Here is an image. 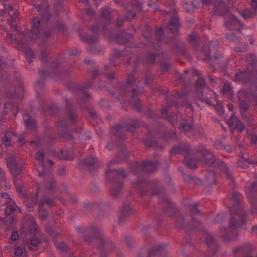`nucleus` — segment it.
I'll return each mask as SVG.
<instances>
[{"label":"nucleus","mask_w":257,"mask_h":257,"mask_svg":"<svg viewBox=\"0 0 257 257\" xmlns=\"http://www.w3.org/2000/svg\"><path fill=\"white\" fill-rule=\"evenodd\" d=\"M250 6L252 8L251 11H254L255 14H256V11L257 10V0H252L250 3Z\"/></svg>","instance_id":"nucleus-62"},{"label":"nucleus","mask_w":257,"mask_h":257,"mask_svg":"<svg viewBox=\"0 0 257 257\" xmlns=\"http://www.w3.org/2000/svg\"><path fill=\"white\" fill-rule=\"evenodd\" d=\"M14 254L17 257H27L25 254H24L23 248L19 246L15 247Z\"/></svg>","instance_id":"nucleus-49"},{"label":"nucleus","mask_w":257,"mask_h":257,"mask_svg":"<svg viewBox=\"0 0 257 257\" xmlns=\"http://www.w3.org/2000/svg\"><path fill=\"white\" fill-rule=\"evenodd\" d=\"M47 232L52 236L55 237L59 235V233L56 231L52 227H48L46 229Z\"/></svg>","instance_id":"nucleus-52"},{"label":"nucleus","mask_w":257,"mask_h":257,"mask_svg":"<svg viewBox=\"0 0 257 257\" xmlns=\"http://www.w3.org/2000/svg\"><path fill=\"white\" fill-rule=\"evenodd\" d=\"M226 39L229 41L237 42L239 41V37L236 33L230 32L226 35Z\"/></svg>","instance_id":"nucleus-48"},{"label":"nucleus","mask_w":257,"mask_h":257,"mask_svg":"<svg viewBox=\"0 0 257 257\" xmlns=\"http://www.w3.org/2000/svg\"><path fill=\"white\" fill-rule=\"evenodd\" d=\"M239 156L241 157L242 160H239L238 162V166L242 168H246L248 167V165H257V156L254 159H246L243 157V154L240 153Z\"/></svg>","instance_id":"nucleus-29"},{"label":"nucleus","mask_w":257,"mask_h":257,"mask_svg":"<svg viewBox=\"0 0 257 257\" xmlns=\"http://www.w3.org/2000/svg\"><path fill=\"white\" fill-rule=\"evenodd\" d=\"M60 136L62 138L67 140H71L73 139L72 134L67 131H65Z\"/></svg>","instance_id":"nucleus-53"},{"label":"nucleus","mask_w":257,"mask_h":257,"mask_svg":"<svg viewBox=\"0 0 257 257\" xmlns=\"http://www.w3.org/2000/svg\"><path fill=\"white\" fill-rule=\"evenodd\" d=\"M206 243L208 247L209 252H210L212 254H214L218 248V245L211 235L208 234L206 236Z\"/></svg>","instance_id":"nucleus-30"},{"label":"nucleus","mask_w":257,"mask_h":257,"mask_svg":"<svg viewBox=\"0 0 257 257\" xmlns=\"http://www.w3.org/2000/svg\"><path fill=\"white\" fill-rule=\"evenodd\" d=\"M140 125V121L137 118L130 120L128 123L124 124L119 123L115 125L111 130V134L118 140H123L124 138L123 131L124 128L131 132H134Z\"/></svg>","instance_id":"nucleus-16"},{"label":"nucleus","mask_w":257,"mask_h":257,"mask_svg":"<svg viewBox=\"0 0 257 257\" xmlns=\"http://www.w3.org/2000/svg\"><path fill=\"white\" fill-rule=\"evenodd\" d=\"M16 134L13 131H6L2 137L3 143L6 147L10 146L12 144V141L16 137Z\"/></svg>","instance_id":"nucleus-32"},{"label":"nucleus","mask_w":257,"mask_h":257,"mask_svg":"<svg viewBox=\"0 0 257 257\" xmlns=\"http://www.w3.org/2000/svg\"><path fill=\"white\" fill-rule=\"evenodd\" d=\"M154 135L155 134L151 131L149 130L148 136L144 140L145 145L147 147H154L160 150L163 149L164 147L159 145Z\"/></svg>","instance_id":"nucleus-27"},{"label":"nucleus","mask_w":257,"mask_h":257,"mask_svg":"<svg viewBox=\"0 0 257 257\" xmlns=\"http://www.w3.org/2000/svg\"><path fill=\"white\" fill-rule=\"evenodd\" d=\"M156 55L154 54H148L142 59V61L148 64H152L155 62Z\"/></svg>","instance_id":"nucleus-45"},{"label":"nucleus","mask_w":257,"mask_h":257,"mask_svg":"<svg viewBox=\"0 0 257 257\" xmlns=\"http://www.w3.org/2000/svg\"><path fill=\"white\" fill-rule=\"evenodd\" d=\"M60 157L65 160H71L74 158L75 156L74 153L72 151L61 150Z\"/></svg>","instance_id":"nucleus-43"},{"label":"nucleus","mask_w":257,"mask_h":257,"mask_svg":"<svg viewBox=\"0 0 257 257\" xmlns=\"http://www.w3.org/2000/svg\"><path fill=\"white\" fill-rule=\"evenodd\" d=\"M37 229L34 217L31 215H26L23 220L22 226L21 229V234L23 237H25L28 233H34Z\"/></svg>","instance_id":"nucleus-19"},{"label":"nucleus","mask_w":257,"mask_h":257,"mask_svg":"<svg viewBox=\"0 0 257 257\" xmlns=\"http://www.w3.org/2000/svg\"><path fill=\"white\" fill-rule=\"evenodd\" d=\"M0 180L4 183V185L6 189L10 188V184L7 182V179L5 172L1 168H0Z\"/></svg>","instance_id":"nucleus-46"},{"label":"nucleus","mask_w":257,"mask_h":257,"mask_svg":"<svg viewBox=\"0 0 257 257\" xmlns=\"http://www.w3.org/2000/svg\"><path fill=\"white\" fill-rule=\"evenodd\" d=\"M56 205L55 199L50 198L46 196L40 197L38 203V210L39 213V217L42 221L45 220L48 217V214L44 208V205L49 207L54 206Z\"/></svg>","instance_id":"nucleus-21"},{"label":"nucleus","mask_w":257,"mask_h":257,"mask_svg":"<svg viewBox=\"0 0 257 257\" xmlns=\"http://www.w3.org/2000/svg\"><path fill=\"white\" fill-rule=\"evenodd\" d=\"M188 41L189 44L194 48L195 51H200L203 55V57L199 56L200 59L207 61L211 59V53L212 50L215 49L219 44L217 40H213L209 43V47L207 49L204 46L206 42L200 41L198 36L194 33L191 34L188 37Z\"/></svg>","instance_id":"nucleus-12"},{"label":"nucleus","mask_w":257,"mask_h":257,"mask_svg":"<svg viewBox=\"0 0 257 257\" xmlns=\"http://www.w3.org/2000/svg\"><path fill=\"white\" fill-rule=\"evenodd\" d=\"M197 153L200 154L204 160V164L207 167L214 168L217 164V169L223 174L225 177L229 180L233 181V178L230 173L228 171L226 165L220 161H216L215 156L203 146H200L197 150Z\"/></svg>","instance_id":"nucleus-11"},{"label":"nucleus","mask_w":257,"mask_h":257,"mask_svg":"<svg viewBox=\"0 0 257 257\" xmlns=\"http://www.w3.org/2000/svg\"><path fill=\"white\" fill-rule=\"evenodd\" d=\"M160 66L163 72L167 71L170 68V65L165 62H161L160 63Z\"/></svg>","instance_id":"nucleus-56"},{"label":"nucleus","mask_w":257,"mask_h":257,"mask_svg":"<svg viewBox=\"0 0 257 257\" xmlns=\"http://www.w3.org/2000/svg\"><path fill=\"white\" fill-rule=\"evenodd\" d=\"M57 247L62 250V251H66L68 249V245L66 243L62 242L59 243H57L56 244Z\"/></svg>","instance_id":"nucleus-54"},{"label":"nucleus","mask_w":257,"mask_h":257,"mask_svg":"<svg viewBox=\"0 0 257 257\" xmlns=\"http://www.w3.org/2000/svg\"><path fill=\"white\" fill-rule=\"evenodd\" d=\"M240 14L244 19H247L250 18H252L255 15L254 11H251V10L246 8L244 10L241 11Z\"/></svg>","instance_id":"nucleus-42"},{"label":"nucleus","mask_w":257,"mask_h":257,"mask_svg":"<svg viewBox=\"0 0 257 257\" xmlns=\"http://www.w3.org/2000/svg\"><path fill=\"white\" fill-rule=\"evenodd\" d=\"M134 212L133 209L130 207V206L125 203L123 204L122 207L120 210V214L119 218L120 220H122L125 217L129 216L132 214Z\"/></svg>","instance_id":"nucleus-35"},{"label":"nucleus","mask_w":257,"mask_h":257,"mask_svg":"<svg viewBox=\"0 0 257 257\" xmlns=\"http://www.w3.org/2000/svg\"><path fill=\"white\" fill-rule=\"evenodd\" d=\"M225 217L226 214L223 212H220L218 214L216 221L217 222L222 221L225 219Z\"/></svg>","instance_id":"nucleus-59"},{"label":"nucleus","mask_w":257,"mask_h":257,"mask_svg":"<svg viewBox=\"0 0 257 257\" xmlns=\"http://www.w3.org/2000/svg\"><path fill=\"white\" fill-rule=\"evenodd\" d=\"M250 66L248 65L244 71L239 70L237 72L233 79L234 81L241 82L244 83L250 82L253 79L256 78L257 76L254 72H251Z\"/></svg>","instance_id":"nucleus-22"},{"label":"nucleus","mask_w":257,"mask_h":257,"mask_svg":"<svg viewBox=\"0 0 257 257\" xmlns=\"http://www.w3.org/2000/svg\"><path fill=\"white\" fill-rule=\"evenodd\" d=\"M19 235L17 231L12 232L11 235V239L13 241L17 240L19 238Z\"/></svg>","instance_id":"nucleus-63"},{"label":"nucleus","mask_w":257,"mask_h":257,"mask_svg":"<svg viewBox=\"0 0 257 257\" xmlns=\"http://www.w3.org/2000/svg\"><path fill=\"white\" fill-rule=\"evenodd\" d=\"M166 15L167 16H172L167 28L168 31L172 33H177L179 29V23L175 11H172L169 13L166 12Z\"/></svg>","instance_id":"nucleus-24"},{"label":"nucleus","mask_w":257,"mask_h":257,"mask_svg":"<svg viewBox=\"0 0 257 257\" xmlns=\"http://www.w3.org/2000/svg\"><path fill=\"white\" fill-rule=\"evenodd\" d=\"M88 232L94 235L98 243V248L100 251V257H107V254L112 251L114 244L108 238L103 236L100 228L95 224L91 225L88 228Z\"/></svg>","instance_id":"nucleus-13"},{"label":"nucleus","mask_w":257,"mask_h":257,"mask_svg":"<svg viewBox=\"0 0 257 257\" xmlns=\"http://www.w3.org/2000/svg\"><path fill=\"white\" fill-rule=\"evenodd\" d=\"M135 70L130 74L126 78L125 85L119 84V90L120 95L126 94L130 91L131 92L132 98L129 101V104L133 106L136 110H140L141 109V103L140 99L137 96L140 93V84L135 77Z\"/></svg>","instance_id":"nucleus-10"},{"label":"nucleus","mask_w":257,"mask_h":257,"mask_svg":"<svg viewBox=\"0 0 257 257\" xmlns=\"http://www.w3.org/2000/svg\"><path fill=\"white\" fill-rule=\"evenodd\" d=\"M208 5L213 6L214 15H224V23L229 30L239 32L241 30L243 24L229 12L225 3L222 0H193L192 3L182 4L184 10L188 13H193L197 8Z\"/></svg>","instance_id":"nucleus-6"},{"label":"nucleus","mask_w":257,"mask_h":257,"mask_svg":"<svg viewBox=\"0 0 257 257\" xmlns=\"http://www.w3.org/2000/svg\"><path fill=\"white\" fill-rule=\"evenodd\" d=\"M136 14V12L133 10H131L126 14L125 17L128 20H132L135 18Z\"/></svg>","instance_id":"nucleus-57"},{"label":"nucleus","mask_w":257,"mask_h":257,"mask_svg":"<svg viewBox=\"0 0 257 257\" xmlns=\"http://www.w3.org/2000/svg\"><path fill=\"white\" fill-rule=\"evenodd\" d=\"M99 21L101 23V25L97 24L91 28V31L93 33V35L82 36L83 40L89 45L87 49L91 52L93 53H99L95 46V43L97 40V34L100 32L106 35L107 37L119 44L131 46L129 43L133 39L132 35L124 34L123 33H121L120 35H109L107 34L108 26L112 21L110 11L107 8L104 7L101 9Z\"/></svg>","instance_id":"nucleus-5"},{"label":"nucleus","mask_w":257,"mask_h":257,"mask_svg":"<svg viewBox=\"0 0 257 257\" xmlns=\"http://www.w3.org/2000/svg\"><path fill=\"white\" fill-rule=\"evenodd\" d=\"M246 193L251 204V213L257 215V175L252 174L246 187Z\"/></svg>","instance_id":"nucleus-14"},{"label":"nucleus","mask_w":257,"mask_h":257,"mask_svg":"<svg viewBox=\"0 0 257 257\" xmlns=\"http://www.w3.org/2000/svg\"><path fill=\"white\" fill-rule=\"evenodd\" d=\"M40 243V240L36 237H33L28 240L27 246L29 250H36Z\"/></svg>","instance_id":"nucleus-39"},{"label":"nucleus","mask_w":257,"mask_h":257,"mask_svg":"<svg viewBox=\"0 0 257 257\" xmlns=\"http://www.w3.org/2000/svg\"><path fill=\"white\" fill-rule=\"evenodd\" d=\"M7 64L5 58L0 57V104L2 99L6 100L2 111V116L0 117V128L5 126L9 119L5 116L12 114L15 117L20 109L17 100L22 99L24 94V88L21 80V75L17 72L14 73L15 84L10 83L9 74L4 70Z\"/></svg>","instance_id":"nucleus-3"},{"label":"nucleus","mask_w":257,"mask_h":257,"mask_svg":"<svg viewBox=\"0 0 257 257\" xmlns=\"http://www.w3.org/2000/svg\"><path fill=\"white\" fill-rule=\"evenodd\" d=\"M177 51L182 55L188 56V49L184 43H180L177 45Z\"/></svg>","instance_id":"nucleus-44"},{"label":"nucleus","mask_w":257,"mask_h":257,"mask_svg":"<svg viewBox=\"0 0 257 257\" xmlns=\"http://www.w3.org/2000/svg\"><path fill=\"white\" fill-rule=\"evenodd\" d=\"M240 196L237 193H233L231 201L233 206L230 208L231 216L228 228L222 230L221 237L225 241L236 238L238 235V228L246 220V213L240 203Z\"/></svg>","instance_id":"nucleus-8"},{"label":"nucleus","mask_w":257,"mask_h":257,"mask_svg":"<svg viewBox=\"0 0 257 257\" xmlns=\"http://www.w3.org/2000/svg\"><path fill=\"white\" fill-rule=\"evenodd\" d=\"M43 152L40 151L36 155L40 166L36 169L35 174L39 177H43L44 181L42 185L38 184L34 192L30 190H27L26 187L21 181L23 166L22 161L13 157L10 158L7 160V166L14 178L17 191L24 197V203L28 211L34 210L35 206L38 203L39 192L41 190L45 193H48L56 187V184L53 178L51 171L53 162L50 160H45Z\"/></svg>","instance_id":"nucleus-1"},{"label":"nucleus","mask_w":257,"mask_h":257,"mask_svg":"<svg viewBox=\"0 0 257 257\" xmlns=\"http://www.w3.org/2000/svg\"><path fill=\"white\" fill-rule=\"evenodd\" d=\"M129 153L125 150L120 152L117 156L114 157L107 166L105 171L107 179L112 182V194L117 197L120 193L123 187V179L125 173L123 169H115L111 165L124 162L128 157Z\"/></svg>","instance_id":"nucleus-9"},{"label":"nucleus","mask_w":257,"mask_h":257,"mask_svg":"<svg viewBox=\"0 0 257 257\" xmlns=\"http://www.w3.org/2000/svg\"><path fill=\"white\" fill-rule=\"evenodd\" d=\"M207 171L210 172L209 174V176L206 177V181L209 185H212L216 184V180L215 179V174L212 172V170H207Z\"/></svg>","instance_id":"nucleus-47"},{"label":"nucleus","mask_w":257,"mask_h":257,"mask_svg":"<svg viewBox=\"0 0 257 257\" xmlns=\"http://www.w3.org/2000/svg\"><path fill=\"white\" fill-rule=\"evenodd\" d=\"M215 109L219 115H222L223 114L224 109L221 105H218L216 106L215 107Z\"/></svg>","instance_id":"nucleus-61"},{"label":"nucleus","mask_w":257,"mask_h":257,"mask_svg":"<svg viewBox=\"0 0 257 257\" xmlns=\"http://www.w3.org/2000/svg\"><path fill=\"white\" fill-rule=\"evenodd\" d=\"M3 32L6 33V35L5 36V39L9 41L10 43L14 45L16 42L18 40L16 38H14L13 36L8 32L7 29L5 27L1 24H0V33L2 35L4 34Z\"/></svg>","instance_id":"nucleus-38"},{"label":"nucleus","mask_w":257,"mask_h":257,"mask_svg":"<svg viewBox=\"0 0 257 257\" xmlns=\"http://www.w3.org/2000/svg\"><path fill=\"white\" fill-rule=\"evenodd\" d=\"M95 159L92 157H90L81 161L80 164V166L90 168V167H92L95 164Z\"/></svg>","instance_id":"nucleus-41"},{"label":"nucleus","mask_w":257,"mask_h":257,"mask_svg":"<svg viewBox=\"0 0 257 257\" xmlns=\"http://www.w3.org/2000/svg\"><path fill=\"white\" fill-rule=\"evenodd\" d=\"M24 135H22L18 137V141L19 142V144L21 146H22L23 145H24L26 142L25 138H24Z\"/></svg>","instance_id":"nucleus-64"},{"label":"nucleus","mask_w":257,"mask_h":257,"mask_svg":"<svg viewBox=\"0 0 257 257\" xmlns=\"http://www.w3.org/2000/svg\"><path fill=\"white\" fill-rule=\"evenodd\" d=\"M51 70L49 72L47 70H39V73L42 77L36 82L37 85L42 86L44 84L43 78L47 76H51L56 80H57V77L62 75L63 73V71L59 67V62L57 60L54 62L51 65Z\"/></svg>","instance_id":"nucleus-17"},{"label":"nucleus","mask_w":257,"mask_h":257,"mask_svg":"<svg viewBox=\"0 0 257 257\" xmlns=\"http://www.w3.org/2000/svg\"><path fill=\"white\" fill-rule=\"evenodd\" d=\"M223 95H226L229 98L232 94V88L230 83L224 82L222 88L221 89Z\"/></svg>","instance_id":"nucleus-40"},{"label":"nucleus","mask_w":257,"mask_h":257,"mask_svg":"<svg viewBox=\"0 0 257 257\" xmlns=\"http://www.w3.org/2000/svg\"><path fill=\"white\" fill-rule=\"evenodd\" d=\"M238 100L240 101V109L241 113L246 111L248 107V102L252 98L253 101L257 106V95L249 93L248 91L241 89L237 93Z\"/></svg>","instance_id":"nucleus-18"},{"label":"nucleus","mask_w":257,"mask_h":257,"mask_svg":"<svg viewBox=\"0 0 257 257\" xmlns=\"http://www.w3.org/2000/svg\"><path fill=\"white\" fill-rule=\"evenodd\" d=\"M146 30L147 31V34H145L144 37L145 39L148 41V42H150L149 41L152 36V31L151 27L149 26H148L146 28Z\"/></svg>","instance_id":"nucleus-55"},{"label":"nucleus","mask_w":257,"mask_h":257,"mask_svg":"<svg viewBox=\"0 0 257 257\" xmlns=\"http://www.w3.org/2000/svg\"><path fill=\"white\" fill-rule=\"evenodd\" d=\"M156 36L158 41L161 42L162 40L163 30L161 28H158L155 32Z\"/></svg>","instance_id":"nucleus-51"},{"label":"nucleus","mask_w":257,"mask_h":257,"mask_svg":"<svg viewBox=\"0 0 257 257\" xmlns=\"http://www.w3.org/2000/svg\"><path fill=\"white\" fill-rule=\"evenodd\" d=\"M156 135L160 136L165 142H168L177 138L175 132L168 130L165 131L163 134L161 133L160 131L157 130L156 132L155 135Z\"/></svg>","instance_id":"nucleus-31"},{"label":"nucleus","mask_w":257,"mask_h":257,"mask_svg":"<svg viewBox=\"0 0 257 257\" xmlns=\"http://www.w3.org/2000/svg\"><path fill=\"white\" fill-rule=\"evenodd\" d=\"M214 147L217 149H223L224 145L222 144L221 141L217 140L214 143Z\"/></svg>","instance_id":"nucleus-60"},{"label":"nucleus","mask_w":257,"mask_h":257,"mask_svg":"<svg viewBox=\"0 0 257 257\" xmlns=\"http://www.w3.org/2000/svg\"><path fill=\"white\" fill-rule=\"evenodd\" d=\"M77 121V115L74 112L68 111L66 118L60 119L57 122V126L65 130L70 123H74Z\"/></svg>","instance_id":"nucleus-25"},{"label":"nucleus","mask_w":257,"mask_h":257,"mask_svg":"<svg viewBox=\"0 0 257 257\" xmlns=\"http://www.w3.org/2000/svg\"><path fill=\"white\" fill-rule=\"evenodd\" d=\"M41 58L42 60L46 63L50 62V58L49 57L48 54L45 52L43 51L42 52Z\"/></svg>","instance_id":"nucleus-58"},{"label":"nucleus","mask_w":257,"mask_h":257,"mask_svg":"<svg viewBox=\"0 0 257 257\" xmlns=\"http://www.w3.org/2000/svg\"><path fill=\"white\" fill-rule=\"evenodd\" d=\"M227 122L229 127L238 130L240 132H242L244 128V124L233 114L227 120Z\"/></svg>","instance_id":"nucleus-28"},{"label":"nucleus","mask_w":257,"mask_h":257,"mask_svg":"<svg viewBox=\"0 0 257 257\" xmlns=\"http://www.w3.org/2000/svg\"><path fill=\"white\" fill-rule=\"evenodd\" d=\"M172 99L167 100V105L162 108L161 116L175 125L180 122V128L189 137H198L202 134L200 126L194 127L190 118L192 117V106L187 99L188 94L186 91H177Z\"/></svg>","instance_id":"nucleus-2"},{"label":"nucleus","mask_w":257,"mask_h":257,"mask_svg":"<svg viewBox=\"0 0 257 257\" xmlns=\"http://www.w3.org/2000/svg\"><path fill=\"white\" fill-rule=\"evenodd\" d=\"M6 207L5 212L6 215H10L12 214L18 207L16 203L12 199H10L5 202Z\"/></svg>","instance_id":"nucleus-34"},{"label":"nucleus","mask_w":257,"mask_h":257,"mask_svg":"<svg viewBox=\"0 0 257 257\" xmlns=\"http://www.w3.org/2000/svg\"><path fill=\"white\" fill-rule=\"evenodd\" d=\"M3 13L8 14L11 18V20H8V22L10 27L13 29L18 31V28L17 24L19 14L17 12V7L13 6V4H5L4 6V11H3Z\"/></svg>","instance_id":"nucleus-20"},{"label":"nucleus","mask_w":257,"mask_h":257,"mask_svg":"<svg viewBox=\"0 0 257 257\" xmlns=\"http://www.w3.org/2000/svg\"><path fill=\"white\" fill-rule=\"evenodd\" d=\"M192 73L194 76H199V78L197 79L196 82V88L198 91V96L200 98L202 96L204 95V90L202 89H207V87L205 85V83L204 79L200 76L199 72L196 69H193Z\"/></svg>","instance_id":"nucleus-26"},{"label":"nucleus","mask_w":257,"mask_h":257,"mask_svg":"<svg viewBox=\"0 0 257 257\" xmlns=\"http://www.w3.org/2000/svg\"><path fill=\"white\" fill-rule=\"evenodd\" d=\"M124 55V53L122 52L119 51L118 50H115L110 58V65H105V69L106 71H107L110 68V66H115L117 65L116 63L114 62V60L118 58L121 57Z\"/></svg>","instance_id":"nucleus-36"},{"label":"nucleus","mask_w":257,"mask_h":257,"mask_svg":"<svg viewBox=\"0 0 257 257\" xmlns=\"http://www.w3.org/2000/svg\"><path fill=\"white\" fill-rule=\"evenodd\" d=\"M42 24V21L37 17H34L32 21V29L31 32H27L25 34L23 32L19 31L18 33V40L14 44L15 46L18 49L23 51L27 60L31 63L32 59L34 58L33 51L28 47L29 43H34L37 39L42 38L39 45H44L45 43V39L49 37L51 32L47 31L44 36H42V32L40 33V27Z\"/></svg>","instance_id":"nucleus-7"},{"label":"nucleus","mask_w":257,"mask_h":257,"mask_svg":"<svg viewBox=\"0 0 257 257\" xmlns=\"http://www.w3.org/2000/svg\"><path fill=\"white\" fill-rule=\"evenodd\" d=\"M23 120L27 130L30 131H34L37 128V123L36 121L29 115L25 114L23 115Z\"/></svg>","instance_id":"nucleus-33"},{"label":"nucleus","mask_w":257,"mask_h":257,"mask_svg":"<svg viewBox=\"0 0 257 257\" xmlns=\"http://www.w3.org/2000/svg\"><path fill=\"white\" fill-rule=\"evenodd\" d=\"M190 150V146L187 144L181 145L174 146L171 150V153L173 154H182L185 155L184 163L190 168L197 167L198 159L195 156H190L189 153Z\"/></svg>","instance_id":"nucleus-15"},{"label":"nucleus","mask_w":257,"mask_h":257,"mask_svg":"<svg viewBox=\"0 0 257 257\" xmlns=\"http://www.w3.org/2000/svg\"><path fill=\"white\" fill-rule=\"evenodd\" d=\"M164 246L165 245L164 244L159 245L156 248L151 250L149 252V257H153L154 256L161 257L165 254V252L164 251Z\"/></svg>","instance_id":"nucleus-37"},{"label":"nucleus","mask_w":257,"mask_h":257,"mask_svg":"<svg viewBox=\"0 0 257 257\" xmlns=\"http://www.w3.org/2000/svg\"><path fill=\"white\" fill-rule=\"evenodd\" d=\"M234 256L242 255L244 257H256L255 253L253 251L252 245L250 243L244 244L238 246L233 250Z\"/></svg>","instance_id":"nucleus-23"},{"label":"nucleus","mask_w":257,"mask_h":257,"mask_svg":"<svg viewBox=\"0 0 257 257\" xmlns=\"http://www.w3.org/2000/svg\"><path fill=\"white\" fill-rule=\"evenodd\" d=\"M158 166V161L156 159L134 164L132 166V172L135 175H138V180L134 182V185L142 195H158L160 201L166 203L169 207H172V204L168 198L165 191L163 188H159L160 184L158 181H148L141 178V176L145 173L155 171Z\"/></svg>","instance_id":"nucleus-4"},{"label":"nucleus","mask_w":257,"mask_h":257,"mask_svg":"<svg viewBox=\"0 0 257 257\" xmlns=\"http://www.w3.org/2000/svg\"><path fill=\"white\" fill-rule=\"evenodd\" d=\"M189 207L191 213L198 214L199 213V210L198 209V204L194 202H192L189 204Z\"/></svg>","instance_id":"nucleus-50"}]
</instances>
